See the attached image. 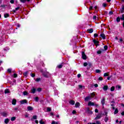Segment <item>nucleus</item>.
Here are the masks:
<instances>
[{"instance_id": "obj_1", "label": "nucleus", "mask_w": 124, "mask_h": 124, "mask_svg": "<svg viewBox=\"0 0 124 124\" xmlns=\"http://www.w3.org/2000/svg\"><path fill=\"white\" fill-rule=\"evenodd\" d=\"M82 57L83 60H87V56L85 54V52H82Z\"/></svg>"}, {"instance_id": "obj_2", "label": "nucleus", "mask_w": 124, "mask_h": 124, "mask_svg": "<svg viewBox=\"0 0 124 124\" xmlns=\"http://www.w3.org/2000/svg\"><path fill=\"white\" fill-rule=\"evenodd\" d=\"M101 117H102V114H98L96 116V117L95 118V120H99V119H100Z\"/></svg>"}, {"instance_id": "obj_3", "label": "nucleus", "mask_w": 124, "mask_h": 124, "mask_svg": "<svg viewBox=\"0 0 124 124\" xmlns=\"http://www.w3.org/2000/svg\"><path fill=\"white\" fill-rule=\"evenodd\" d=\"M27 110L28 111H32V110H33V108L31 106H28L27 107Z\"/></svg>"}, {"instance_id": "obj_4", "label": "nucleus", "mask_w": 124, "mask_h": 124, "mask_svg": "<svg viewBox=\"0 0 124 124\" xmlns=\"http://www.w3.org/2000/svg\"><path fill=\"white\" fill-rule=\"evenodd\" d=\"M101 104L103 106H104V104H105V98H103L102 100H101Z\"/></svg>"}, {"instance_id": "obj_5", "label": "nucleus", "mask_w": 124, "mask_h": 124, "mask_svg": "<svg viewBox=\"0 0 124 124\" xmlns=\"http://www.w3.org/2000/svg\"><path fill=\"white\" fill-rule=\"evenodd\" d=\"M35 92H36V89L34 88H33L31 89V93H35Z\"/></svg>"}, {"instance_id": "obj_6", "label": "nucleus", "mask_w": 124, "mask_h": 124, "mask_svg": "<svg viewBox=\"0 0 124 124\" xmlns=\"http://www.w3.org/2000/svg\"><path fill=\"white\" fill-rule=\"evenodd\" d=\"M91 99H92V97L91 96L86 97L85 98V101H88V100H91Z\"/></svg>"}, {"instance_id": "obj_7", "label": "nucleus", "mask_w": 124, "mask_h": 124, "mask_svg": "<svg viewBox=\"0 0 124 124\" xmlns=\"http://www.w3.org/2000/svg\"><path fill=\"white\" fill-rule=\"evenodd\" d=\"M93 42L94 44H95V45H96V46H98V43H99L98 41H97L95 40H93Z\"/></svg>"}, {"instance_id": "obj_8", "label": "nucleus", "mask_w": 124, "mask_h": 124, "mask_svg": "<svg viewBox=\"0 0 124 124\" xmlns=\"http://www.w3.org/2000/svg\"><path fill=\"white\" fill-rule=\"evenodd\" d=\"M21 104H25V103H27V100L24 99L20 101Z\"/></svg>"}, {"instance_id": "obj_9", "label": "nucleus", "mask_w": 124, "mask_h": 124, "mask_svg": "<svg viewBox=\"0 0 124 124\" xmlns=\"http://www.w3.org/2000/svg\"><path fill=\"white\" fill-rule=\"evenodd\" d=\"M43 75L46 78H48V76H49V72H46V73H44Z\"/></svg>"}, {"instance_id": "obj_10", "label": "nucleus", "mask_w": 124, "mask_h": 124, "mask_svg": "<svg viewBox=\"0 0 124 124\" xmlns=\"http://www.w3.org/2000/svg\"><path fill=\"white\" fill-rule=\"evenodd\" d=\"M88 106H94V103L92 102H89L88 103Z\"/></svg>"}, {"instance_id": "obj_11", "label": "nucleus", "mask_w": 124, "mask_h": 124, "mask_svg": "<svg viewBox=\"0 0 124 124\" xmlns=\"http://www.w3.org/2000/svg\"><path fill=\"white\" fill-rule=\"evenodd\" d=\"M87 31L89 33H92V32H93V29H88Z\"/></svg>"}, {"instance_id": "obj_12", "label": "nucleus", "mask_w": 124, "mask_h": 124, "mask_svg": "<svg viewBox=\"0 0 124 124\" xmlns=\"http://www.w3.org/2000/svg\"><path fill=\"white\" fill-rule=\"evenodd\" d=\"M9 121H10L9 119L8 118L5 119L4 120L5 124H7L8 123H9Z\"/></svg>"}, {"instance_id": "obj_13", "label": "nucleus", "mask_w": 124, "mask_h": 124, "mask_svg": "<svg viewBox=\"0 0 124 124\" xmlns=\"http://www.w3.org/2000/svg\"><path fill=\"white\" fill-rule=\"evenodd\" d=\"M104 91H107L108 90V86L105 85L103 88Z\"/></svg>"}, {"instance_id": "obj_14", "label": "nucleus", "mask_w": 124, "mask_h": 124, "mask_svg": "<svg viewBox=\"0 0 124 124\" xmlns=\"http://www.w3.org/2000/svg\"><path fill=\"white\" fill-rule=\"evenodd\" d=\"M16 102H17V100H16V99H13L12 103L13 105H16Z\"/></svg>"}, {"instance_id": "obj_15", "label": "nucleus", "mask_w": 124, "mask_h": 124, "mask_svg": "<svg viewBox=\"0 0 124 124\" xmlns=\"http://www.w3.org/2000/svg\"><path fill=\"white\" fill-rule=\"evenodd\" d=\"M117 90H118V91H120V90H121L122 89V86H120V85H117L116 87Z\"/></svg>"}, {"instance_id": "obj_16", "label": "nucleus", "mask_w": 124, "mask_h": 124, "mask_svg": "<svg viewBox=\"0 0 124 124\" xmlns=\"http://www.w3.org/2000/svg\"><path fill=\"white\" fill-rule=\"evenodd\" d=\"M75 106L76 108H78L80 106V103L77 102L75 104Z\"/></svg>"}, {"instance_id": "obj_17", "label": "nucleus", "mask_w": 124, "mask_h": 124, "mask_svg": "<svg viewBox=\"0 0 124 124\" xmlns=\"http://www.w3.org/2000/svg\"><path fill=\"white\" fill-rule=\"evenodd\" d=\"M70 104H71V105H74L75 104V101L73 100H71L69 101Z\"/></svg>"}, {"instance_id": "obj_18", "label": "nucleus", "mask_w": 124, "mask_h": 124, "mask_svg": "<svg viewBox=\"0 0 124 124\" xmlns=\"http://www.w3.org/2000/svg\"><path fill=\"white\" fill-rule=\"evenodd\" d=\"M124 6H122V8L120 9V12H121V13H124Z\"/></svg>"}, {"instance_id": "obj_19", "label": "nucleus", "mask_w": 124, "mask_h": 124, "mask_svg": "<svg viewBox=\"0 0 124 124\" xmlns=\"http://www.w3.org/2000/svg\"><path fill=\"white\" fill-rule=\"evenodd\" d=\"M100 36L103 38V39H105V34L102 33L100 34Z\"/></svg>"}, {"instance_id": "obj_20", "label": "nucleus", "mask_w": 124, "mask_h": 124, "mask_svg": "<svg viewBox=\"0 0 124 124\" xmlns=\"http://www.w3.org/2000/svg\"><path fill=\"white\" fill-rule=\"evenodd\" d=\"M19 9H20V7H18L16 8L15 10H13V12H14V13H16V11H17V10H19Z\"/></svg>"}, {"instance_id": "obj_21", "label": "nucleus", "mask_w": 124, "mask_h": 124, "mask_svg": "<svg viewBox=\"0 0 124 124\" xmlns=\"http://www.w3.org/2000/svg\"><path fill=\"white\" fill-rule=\"evenodd\" d=\"M109 120V118H108V117L106 116L105 119H104V120H105V122L106 123H107V122H108V120Z\"/></svg>"}, {"instance_id": "obj_22", "label": "nucleus", "mask_w": 124, "mask_h": 124, "mask_svg": "<svg viewBox=\"0 0 124 124\" xmlns=\"http://www.w3.org/2000/svg\"><path fill=\"white\" fill-rule=\"evenodd\" d=\"M2 116H3V117H7V113L6 112H3L2 113Z\"/></svg>"}, {"instance_id": "obj_23", "label": "nucleus", "mask_w": 124, "mask_h": 124, "mask_svg": "<svg viewBox=\"0 0 124 124\" xmlns=\"http://www.w3.org/2000/svg\"><path fill=\"white\" fill-rule=\"evenodd\" d=\"M4 18H7V17H9V14H5L4 15Z\"/></svg>"}, {"instance_id": "obj_24", "label": "nucleus", "mask_w": 124, "mask_h": 124, "mask_svg": "<svg viewBox=\"0 0 124 124\" xmlns=\"http://www.w3.org/2000/svg\"><path fill=\"white\" fill-rule=\"evenodd\" d=\"M15 120H16V117H12L11 119V121H12V122L15 121Z\"/></svg>"}, {"instance_id": "obj_25", "label": "nucleus", "mask_w": 124, "mask_h": 124, "mask_svg": "<svg viewBox=\"0 0 124 124\" xmlns=\"http://www.w3.org/2000/svg\"><path fill=\"white\" fill-rule=\"evenodd\" d=\"M110 91L111 92H114V91H115V87L114 86L111 87L110 88Z\"/></svg>"}, {"instance_id": "obj_26", "label": "nucleus", "mask_w": 124, "mask_h": 124, "mask_svg": "<svg viewBox=\"0 0 124 124\" xmlns=\"http://www.w3.org/2000/svg\"><path fill=\"white\" fill-rule=\"evenodd\" d=\"M10 92H9V90L8 89H6L5 90V93H9Z\"/></svg>"}, {"instance_id": "obj_27", "label": "nucleus", "mask_w": 124, "mask_h": 124, "mask_svg": "<svg viewBox=\"0 0 124 124\" xmlns=\"http://www.w3.org/2000/svg\"><path fill=\"white\" fill-rule=\"evenodd\" d=\"M95 72L96 73H100V72H101V71L100 70L97 69L95 70Z\"/></svg>"}, {"instance_id": "obj_28", "label": "nucleus", "mask_w": 124, "mask_h": 124, "mask_svg": "<svg viewBox=\"0 0 124 124\" xmlns=\"http://www.w3.org/2000/svg\"><path fill=\"white\" fill-rule=\"evenodd\" d=\"M20 2L22 3H25L27 1V0H20Z\"/></svg>"}, {"instance_id": "obj_29", "label": "nucleus", "mask_w": 124, "mask_h": 124, "mask_svg": "<svg viewBox=\"0 0 124 124\" xmlns=\"http://www.w3.org/2000/svg\"><path fill=\"white\" fill-rule=\"evenodd\" d=\"M40 80H41V79L40 78H36V79L35 80V81L36 82H39V81H40Z\"/></svg>"}, {"instance_id": "obj_30", "label": "nucleus", "mask_w": 124, "mask_h": 124, "mask_svg": "<svg viewBox=\"0 0 124 124\" xmlns=\"http://www.w3.org/2000/svg\"><path fill=\"white\" fill-rule=\"evenodd\" d=\"M118 108H116L115 111H114V114L116 115V114H118Z\"/></svg>"}, {"instance_id": "obj_31", "label": "nucleus", "mask_w": 124, "mask_h": 124, "mask_svg": "<svg viewBox=\"0 0 124 124\" xmlns=\"http://www.w3.org/2000/svg\"><path fill=\"white\" fill-rule=\"evenodd\" d=\"M57 67H58V68H62V64L58 65L57 66Z\"/></svg>"}, {"instance_id": "obj_32", "label": "nucleus", "mask_w": 124, "mask_h": 124, "mask_svg": "<svg viewBox=\"0 0 124 124\" xmlns=\"http://www.w3.org/2000/svg\"><path fill=\"white\" fill-rule=\"evenodd\" d=\"M104 77H106L107 76H109V75L108 74V73H105L104 74Z\"/></svg>"}, {"instance_id": "obj_33", "label": "nucleus", "mask_w": 124, "mask_h": 124, "mask_svg": "<svg viewBox=\"0 0 124 124\" xmlns=\"http://www.w3.org/2000/svg\"><path fill=\"white\" fill-rule=\"evenodd\" d=\"M28 72H26L25 73H23L24 76H26V77L28 76Z\"/></svg>"}, {"instance_id": "obj_34", "label": "nucleus", "mask_w": 124, "mask_h": 124, "mask_svg": "<svg viewBox=\"0 0 124 124\" xmlns=\"http://www.w3.org/2000/svg\"><path fill=\"white\" fill-rule=\"evenodd\" d=\"M116 21H117V22H120V21H121V18H120V17H118L117 18Z\"/></svg>"}, {"instance_id": "obj_35", "label": "nucleus", "mask_w": 124, "mask_h": 124, "mask_svg": "<svg viewBox=\"0 0 124 124\" xmlns=\"http://www.w3.org/2000/svg\"><path fill=\"white\" fill-rule=\"evenodd\" d=\"M94 95H95V94H94V93H92L91 94V97H93L94 96Z\"/></svg>"}, {"instance_id": "obj_36", "label": "nucleus", "mask_w": 124, "mask_h": 124, "mask_svg": "<svg viewBox=\"0 0 124 124\" xmlns=\"http://www.w3.org/2000/svg\"><path fill=\"white\" fill-rule=\"evenodd\" d=\"M35 101H36V102H38V97H36L34 98Z\"/></svg>"}, {"instance_id": "obj_37", "label": "nucleus", "mask_w": 124, "mask_h": 124, "mask_svg": "<svg viewBox=\"0 0 124 124\" xmlns=\"http://www.w3.org/2000/svg\"><path fill=\"white\" fill-rule=\"evenodd\" d=\"M33 119L34 120H36V119H37V116H36V115L33 116Z\"/></svg>"}, {"instance_id": "obj_38", "label": "nucleus", "mask_w": 124, "mask_h": 124, "mask_svg": "<svg viewBox=\"0 0 124 124\" xmlns=\"http://www.w3.org/2000/svg\"><path fill=\"white\" fill-rule=\"evenodd\" d=\"M78 88H79V89H82V88H85V86H83L81 85H79Z\"/></svg>"}, {"instance_id": "obj_39", "label": "nucleus", "mask_w": 124, "mask_h": 124, "mask_svg": "<svg viewBox=\"0 0 124 124\" xmlns=\"http://www.w3.org/2000/svg\"><path fill=\"white\" fill-rule=\"evenodd\" d=\"M39 123L40 124H44V122H43V120H41V121H39Z\"/></svg>"}, {"instance_id": "obj_40", "label": "nucleus", "mask_w": 124, "mask_h": 124, "mask_svg": "<svg viewBox=\"0 0 124 124\" xmlns=\"http://www.w3.org/2000/svg\"><path fill=\"white\" fill-rule=\"evenodd\" d=\"M102 5L104 7H106V6H107V4L104 3H103Z\"/></svg>"}, {"instance_id": "obj_41", "label": "nucleus", "mask_w": 124, "mask_h": 124, "mask_svg": "<svg viewBox=\"0 0 124 124\" xmlns=\"http://www.w3.org/2000/svg\"><path fill=\"white\" fill-rule=\"evenodd\" d=\"M51 124H58V122H56L55 121H53Z\"/></svg>"}, {"instance_id": "obj_42", "label": "nucleus", "mask_w": 124, "mask_h": 124, "mask_svg": "<svg viewBox=\"0 0 124 124\" xmlns=\"http://www.w3.org/2000/svg\"><path fill=\"white\" fill-rule=\"evenodd\" d=\"M51 108H47V112H50V111H51Z\"/></svg>"}, {"instance_id": "obj_43", "label": "nucleus", "mask_w": 124, "mask_h": 124, "mask_svg": "<svg viewBox=\"0 0 124 124\" xmlns=\"http://www.w3.org/2000/svg\"><path fill=\"white\" fill-rule=\"evenodd\" d=\"M31 76L33 78L35 76V75L34 74H31Z\"/></svg>"}, {"instance_id": "obj_44", "label": "nucleus", "mask_w": 124, "mask_h": 124, "mask_svg": "<svg viewBox=\"0 0 124 124\" xmlns=\"http://www.w3.org/2000/svg\"><path fill=\"white\" fill-rule=\"evenodd\" d=\"M104 48L105 50H107L108 49V46H104Z\"/></svg>"}, {"instance_id": "obj_45", "label": "nucleus", "mask_w": 124, "mask_h": 124, "mask_svg": "<svg viewBox=\"0 0 124 124\" xmlns=\"http://www.w3.org/2000/svg\"><path fill=\"white\" fill-rule=\"evenodd\" d=\"M84 66H88V63L84 62L83 64Z\"/></svg>"}, {"instance_id": "obj_46", "label": "nucleus", "mask_w": 124, "mask_h": 124, "mask_svg": "<svg viewBox=\"0 0 124 124\" xmlns=\"http://www.w3.org/2000/svg\"><path fill=\"white\" fill-rule=\"evenodd\" d=\"M98 80L100 81H102V80H103V78H102V77H99Z\"/></svg>"}, {"instance_id": "obj_47", "label": "nucleus", "mask_w": 124, "mask_h": 124, "mask_svg": "<svg viewBox=\"0 0 124 124\" xmlns=\"http://www.w3.org/2000/svg\"><path fill=\"white\" fill-rule=\"evenodd\" d=\"M108 14H109V15H113V12L110 11V12L108 13Z\"/></svg>"}, {"instance_id": "obj_48", "label": "nucleus", "mask_w": 124, "mask_h": 124, "mask_svg": "<svg viewBox=\"0 0 124 124\" xmlns=\"http://www.w3.org/2000/svg\"><path fill=\"white\" fill-rule=\"evenodd\" d=\"M96 18H97V17L95 16H93V19L94 20H96Z\"/></svg>"}, {"instance_id": "obj_49", "label": "nucleus", "mask_w": 124, "mask_h": 124, "mask_svg": "<svg viewBox=\"0 0 124 124\" xmlns=\"http://www.w3.org/2000/svg\"><path fill=\"white\" fill-rule=\"evenodd\" d=\"M23 94L24 95H27V94H28V92H23Z\"/></svg>"}, {"instance_id": "obj_50", "label": "nucleus", "mask_w": 124, "mask_h": 124, "mask_svg": "<svg viewBox=\"0 0 124 124\" xmlns=\"http://www.w3.org/2000/svg\"><path fill=\"white\" fill-rule=\"evenodd\" d=\"M121 20H124V15H122V17L121 18Z\"/></svg>"}, {"instance_id": "obj_51", "label": "nucleus", "mask_w": 124, "mask_h": 124, "mask_svg": "<svg viewBox=\"0 0 124 124\" xmlns=\"http://www.w3.org/2000/svg\"><path fill=\"white\" fill-rule=\"evenodd\" d=\"M97 36H98V35H97V33H94V37H97Z\"/></svg>"}, {"instance_id": "obj_52", "label": "nucleus", "mask_w": 124, "mask_h": 124, "mask_svg": "<svg viewBox=\"0 0 124 124\" xmlns=\"http://www.w3.org/2000/svg\"><path fill=\"white\" fill-rule=\"evenodd\" d=\"M97 54H101V51L98 50L97 51Z\"/></svg>"}, {"instance_id": "obj_53", "label": "nucleus", "mask_w": 124, "mask_h": 124, "mask_svg": "<svg viewBox=\"0 0 124 124\" xmlns=\"http://www.w3.org/2000/svg\"><path fill=\"white\" fill-rule=\"evenodd\" d=\"M14 78H16L17 77V74H14Z\"/></svg>"}, {"instance_id": "obj_54", "label": "nucleus", "mask_w": 124, "mask_h": 124, "mask_svg": "<svg viewBox=\"0 0 124 124\" xmlns=\"http://www.w3.org/2000/svg\"><path fill=\"white\" fill-rule=\"evenodd\" d=\"M96 124H101L100 122H99L98 121H96Z\"/></svg>"}, {"instance_id": "obj_55", "label": "nucleus", "mask_w": 124, "mask_h": 124, "mask_svg": "<svg viewBox=\"0 0 124 124\" xmlns=\"http://www.w3.org/2000/svg\"><path fill=\"white\" fill-rule=\"evenodd\" d=\"M95 113H98V109H97V108H96V109H95Z\"/></svg>"}, {"instance_id": "obj_56", "label": "nucleus", "mask_w": 124, "mask_h": 124, "mask_svg": "<svg viewBox=\"0 0 124 124\" xmlns=\"http://www.w3.org/2000/svg\"><path fill=\"white\" fill-rule=\"evenodd\" d=\"M111 106H114V102H113V101H112V102H111Z\"/></svg>"}, {"instance_id": "obj_57", "label": "nucleus", "mask_w": 124, "mask_h": 124, "mask_svg": "<svg viewBox=\"0 0 124 124\" xmlns=\"http://www.w3.org/2000/svg\"><path fill=\"white\" fill-rule=\"evenodd\" d=\"M94 86L95 88H97V87H98V85H97V84H94Z\"/></svg>"}, {"instance_id": "obj_58", "label": "nucleus", "mask_w": 124, "mask_h": 124, "mask_svg": "<svg viewBox=\"0 0 124 124\" xmlns=\"http://www.w3.org/2000/svg\"><path fill=\"white\" fill-rule=\"evenodd\" d=\"M10 2H11L12 4H13V3H14V0H11L10 1Z\"/></svg>"}, {"instance_id": "obj_59", "label": "nucleus", "mask_w": 124, "mask_h": 124, "mask_svg": "<svg viewBox=\"0 0 124 124\" xmlns=\"http://www.w3.org/2000/svg\"><path fill=\"white\" fill-rule=\"evenodd\" d=\"M38 92H41V88H38L37 89Z\"/></svg>"}, {"instance_id": "obj_60", "label": "nucleus", "mask_w": 124, "mask_h": 124, "mask_svg": "<svg viewBox=\"0 0 124 124\" xmlns=\"http://www.w3.org/2000/svg\"><path fill=\"white\" fill-rule=\"evenodd\" d=\"M81 77V74H78V78H80Z\"/></svg>"}, {"instance_id": "obj_61", "label": "nucleus", "mask_w": 124, "mask_h": 124, "mask_svg": "<svg viewBox=\"0 0 124 124\" xmlns=\"http://www.w3.org/2000/svg\"><path fill=\"white\" fill-rule=\"evenodd\" d=\"M8 72H9V73L11 72V69H8Z\"/></svg>"}, {"instance_id": "obj_62", "label": "nucleus", "mask_w": 124, "mask_h": 124, "mask_svg": "<svg viewBox=\"0 0 124 124\" xmlns=\"http://www.w3.org/2000/svg\"><path fill=\"white\" fill-rule=\"evenodd\" d=\"M72 113H73V114H75L76 113V111L73 110Z\"/></svg>"}, {"instance_id": "obj_63", "label": "nucleus", "mask_w": 124, "mask_h": 124, "mask_svg": "<svg viewBox=\"0 0 124 124\" xmlns=\"http://www.w3.org/2000/svg\"><path fill=\"white\" fill-rule=\"evenodd\" d=\"M87 124H96L94 123H88Z\"/></svg>"}, {"instance_id": "obj_64", "label": "nucleus", "mask_w": 124, "mask_h": 124, "mask_svg": "<svg viewBox=\"0 0 124 124\" xmlns=\"http://www.w3.org/2000/svg\"><path fill=\"white\" fill-rule=\"evenodd\" d=\"M121 115H122V116H124V111H123V112L121 113Z\"/></svg>"}]
</instances>
